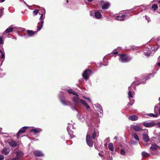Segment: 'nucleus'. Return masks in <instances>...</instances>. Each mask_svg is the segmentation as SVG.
Segmentation results:
<instances>
[{
  "label": "nucleus",
  "instance_id": "f257e3e1",
  "mask_svg": "<svg viewBox=\"0 0 160 160\" xmlns=\"http://www.w3.org/2000/svg\"><path fill=\"white\" fill-rule=\"evenodd\" d=\"M120 56V61L123 63L127 62L130 61L132 58L126 54H120L118 55Z\"/></svg>",
  "mask_w": 160,
  "mask_h": 160
},
{
  "label": "nucleus",
  "instance_id": "f03ea898",
  "mask_svg": "<svg viewBox=\"0 0 160 160\" xmlns=\"http://www.w3.org/2000/svg\"><path fill=\"white\" fill-rule=\"evenodd\" d=\"M92 73V71L89 69H86L82 73V77L84 79H88L90 75Z\"/></svg>",
  "mask_w": 160,
  "mask_h": 160
},
{
  "label": "nucleus",
  "instance_id": "7ed1b4c3",
  "mask_svg": "<svg viewBox=\"0 0 160 160\" xmlns=\"http://www.w3.org/2000/svg\"><path fill=\"white\" fill-rule=\"evenodd\" d=\"M158 149L160 150V146H158L156 144H152L150 148V152L152 155H154L153 151H156Z\"/></svg>",
  "mask_w": 160,
  "mask_h": 160
},
{
  "label": "nucleus",
  "instance_id": "20e7f679",
  "mask_svg": "<svg viewBox=\"0 0 160 160\" xmlns=\"http://www.w3.org/2000/svg\"><path fill=\"white\" fill-rule=\"evenodd\" d=\"M99 4L102 5V8L103 9H108L110 6V3L108 2H105L103 0H100Z\"/></svg>",
  "mask_w": 160,
  "mask_h": 160
},
{
  "label": "nucleus",
  "instance_id": "39448f33",
  "mask_svg": "<svg viewBox=\"0 0 160 160\" xmlns=\"http://www.w3.org/2000/svg\"><path fill=\"white\" fill-rule=\"evenodd\" d=\"M86 142L88 146L90 147H92L93 142L90 134H88L87 135Z\"/></svg>",
  "mask_w": 160,
  "mask_h": 160
},
{
  "label": "nucleus",
  "instance_id": "423d86ee",
  "mask_svg": "<svg viewBox=\"0 0 160 160\" xmlns=\"http://www.w3.org/2000/svg\"><path fill=\"white\" fill-rule=\"evenodd\" d=\"M28 128V127H24L20 129L17 133V138H18L21 135V134L24 133Z\"/></svg>",
  "mask_w": 160,
  "mask_h": 160
},
{
  "label": "nucleus",
  "instance_id": "0eeeda50",
  "mask_svg": "<svg viewBox=\"0 0 160 160\" xmlns=\"http://www.w3.org/2000/svg\"><path fill=\"white\" fill-rule=\"evenodd\" d=\"M78 96H74L73 98V101L76 106H78L81 102V99L78 97Z\"/></svg>",
  "mask_w": 160,
  "mask_h": 160
},
{
  "label": "nucleus",
  "instance_id": "6e6552de",
  "mask_svg": "<svg viewBox=\"0 0 160 160\" xmlns=\"http://www.w3.org/2000/svg\"><path fill=\"white\" fill-rule=\"evenodd\" d=\"M8 143L11 147L12 148H15L17 145V142L12 139L8 140Z\"/></svg>",
  "mask_w": 160,
  "mask_h": 160
},
{
  "label": "nucleus",
  "instance_id": "1a4fd4ad",
  "mask_svg": "<svg viewBox=\"0 0 160 160\" xmlns=\"http://www.w3.org/2000/svg\"><path fill=\"white\" fill-rule=\"evenodd\" d=\"M16 155L14 158L16 159V160H18L20 158L22 157L23 155V153L21 151L16 152Z\"/></svg>",
  "mask_w": 160,
  "mask_h": 160
},
{
  "label": "nucleus",
  "instance_id": "9d476101",
  "mask_svg": "<svg viewBox=\"0 0 160 160\" xmlns=\"http://www.w3.org/2000/svg\"><path fill=\"white\" fill-rule=\"evenodd\" d=\"M126 17L125 15L120 14L119 15L115 17V19L119 21H123Z\"/></svg>",
  "mask_w": 160,
  "mask_h": 160
},
{
  "label": "nucleus",
  "instance_id": "9b49d317",
  "mask_svg": "<svg viewBox=\"0 0 160 160\" xmlns=\"http://www.w3.org/2000/svg\"><path fill=\"white\" fill-rule=\"evenodd\" d=\"M33 155L36 157H43L44 154L40 151L36 150L33 152Z\"/></svg>",
  "mask_w": 160,
  "mask_h": 160
},
{
  "label": "nucleus",
  "instance_id": "f8f14e48",
  "mask_svg": "<svg viewBox=\"0 0 160 160\" xmlns=\"http://www.w3.org/2000/svg\"><path fill=\"white\" fill-rule=\"evenodd\" d=\"M142 125L146 127H151L154 126L156 124L153 122H152L149 123L144 122L143 123Z\"/></svg>",
  "mask_w": 160,
  "mask_h": 160
},
{
  "label": "nucleus",
  "instance_id": "ddd939ff",
  "mask_svg": "<svg viewBox=\"0 0 160 160\" xmlns=\"http://www.w3.org/2000/svg\"><path fill=\"white\" fill-rule=\"evenodd\" d=\"M10 152V150L9 149L6 148H4L2 151V153L5 155L8 154Z\"/></svg>",
  "mask_w": 160,
  "mask_h": 160
},
{
  "label": "nucleus",
  "instance_id": "4468645a",
  "mask_svg": "<svg viewBox=\"0 0 160 160\" xmlns=\"http://www.w3.org/2000/svg\"><path fill=\"white\" fill-rule=\"evenodd\" d=\"M94 16L96 18L99 19L101 18L102 15L100 12L97 11L95 12Z\"/></svg>",
  "mask_w": 160,
  "mask_h": 160
},
{
  "label": "nucleus",
  "instance_id": "2eb2a0df",
  "mask_svg": "<svg viewBox=\"0 0 160 160\" xmlns=\"http://www.w3.org/2000/svg\"><path fill=\"white\" fill-rule=\"evenodd\" d=\"M41 10L42 12L41 14V16L40 17L39 20L40 21H43V19L45 18V16H43V14H45V9L42 8L41 9Z\"/></svg>",
  "mask_w": 160,
  "mask_h": 160
},
{
  "label": "nucleus",
  "instance_id": "dca6fc26",
  "mask_svg": "<svg viewBox=\"0 0 160 160\" xmlns=\"http://www.w3.org/2000/svg\"><path fill=\"white\" fill-rule=\"evenodd\" d=\"M142 135L144 141L147 142L150 141V139L148 134L143 133L142 134Z\"/></svg>",
  "mask_w": 160,
  "mask_h": 160
},
{
  "label": "nucleus",
  "instance_id": "f3484780",
  "mask_svg": "<svg viewBox=\"0 0 160 160\" xmlns=\"http://www.w3.org/2000/svg\"><path fill=\"white\" fill-rule=\"evenodd\" d=\"M132 127L133 129L137 132L140 131L142 130V128L138 125H133Z\"/></svg>",
  "mask_w": 160,
  "mask_h": 160
},
{
  "label": "nucleus",
  "instance_id": "a211bd4d",
  "mask_svg": "<svg viewBox=\"0 0 160 160\" xmlns=\"http://www.w3.org/2000/svg\"><path fill=\"white\" fill-rule=\"evenodd\" d=\"M144 52L146 56H148L150 55L151 51L148 48H146L144 50Z\"/></svg>",
  "mask_w": 160,
  "mask_h": 160
},
{
  "label": "nucleus",
  "instance_id": "6ab92c4d",
  "mask_svg": "<svg viewBox=\"0 0 160 160\" xmlns=\"http://www.w3.org/2000/svg\"><path fill=\"white\" fill-rule=\"evenodd\" d=\"M83 105L86 107V109L88 110L90 108V107L87 103L83 99H81V102Z\"/></svg>",
  "mask_w": 160,
  "mask_h": 160
},
{
  "label": "nucleus",
  "instance_id": "aec40b11",
  "mask_svg": "<svg viewBox=\"0 0 160 160\" xmlns=\"http://www.w3.org/2000/svg\"><path fill=\"white\" fill-rule=\"evenodd\" d=\"M43 23H44V21H40L38 23V26L37 27V28H38L37 31H40L41 29V28H42Z\"/></svg>",
  "mask_w": 160,
  "mask_h": 160
},
{
  "label": "nucleus",
  "instance_id": "412c9836",
  "mask_svg": "<svg viewBox=\"0 0 160 160\" xmlns=\"http://www.w3.org/2000/svg\"><path fill=\"white\" fill-rule=\"evenodd\" d=\"M129 120L132 121H135L138 119V117L136 115H132L129 116L128 118Z\"/></svg>",
  "mask_w": 160,
  "mask_h": 160
},
{
  "label": "nucleus",
  "instance_id": "4be33fe9",
  "mask_svg": "<svg viewBox=\"0 0 160 160\" xmlns=\"http://www.w3.org/2000/svg\"><path fill=\"white\" fill-rule=\"evenodd\" d=\"M67 91L68 92L69 94H72L76 95V96H79L78 95L71 89H68Z\"/></svg>",
  "mask_w": 160,
  "mask_h": 160
},
{
  "label": "nucleus",
  "instance_id": "5701e85b",
  "mask_svg": "<svg viewBox=\"0 0 160 160\" xmlns=\"http://www.w3.org/2000/svg\"><path fill=\"white\" fill-rule=\"evenodd\" d=\"M41 131V130L40 129L32 128L31 130V132H34L35 133H39Z\"/></svg>",
  "mask_w": 160,
  "mask_h": 160
},
{
  "label": "nucleus",
  "instance_id": "b1692460",
  "mask_svg": "<svg viewBox=\"0 0 160 160\" xmlns=\"http://www.w3.org/2000/svg\"><path fill=\"white\" fill-rule=\"evenodd\" d=\"M109 149L112 151H113L114 146L112 143H110L108 145Z\"/></svg>",
  "mask_w": 160,
  "mask_h": 160
},
{
  "label": "nucleus",
  "instance_id": "393cba45",
  "mask_svg": "<svg viewBox=\"0 0 160 160\" xmlns=\"http://www.w3.org/2000/svg\"><path fill=\"white\" fill-rule=\"evenodd\" d=\"M142 155L143 158H146L150 156L149 154L148 153L145 152H143L142 153Z\"/></svg>",
  "mask_w": 160,
  "mask_h": 160
},
{
  "label": "nucleus",
  "instance_id": "a878e982",
  "mask_svg": "<svg viewBox=\"0 0 160 160\" xmlns=\"http://www.w3.org/2000/svg\"><path fill=\"white\" fill-rule=\"evenodd\" d=\"M13 30V28L12 27H9L5 31L7 33H8L12 32Z\"/></svg>",
  "mask_w": 160,
  "mask_h": 160
},
{
  "label": "nucleus",
  "instance_id": "bb28decb",
  "mask_svg": "<svg viewBox=\"0 0 160 160\" xmlns=\"http://www.w3.org/2000/svg\"><path fill=\"white\" fill-rule=\"evenodd\" d=\"M27 32L29 36H31L35 34V32L32 30H27Z\"/></svg>",
  "mask_w": 160,
  "mask_h": 160
},
{
  "label": "nucleus",
  "instance_id": "cd10ccee",
  "mask_svg": "<svg viewBox=\"0 0 160 160\" xmlns=\"http://www.w3.org/2000/svg\"><path fill=\"white\" fill-rule=\"evenodd\" d=\"M0 57L3 59L5 58V53L2 50H0Z\"/></svg>",
  "mask_w": 160,
  "mask_h": 160
},
{
  "label": "nucleus",
  "instance_id": "c85d7f7f",
  "mask_svg": "<svg viewBox=\"0 0 160 160\" xmlns=\"http://www.w3.org/2000/svg\"><path fill=\"white\" fill-rule=\"evenodd\" d=\"M133 136L134 138L137 141H139V138L138 135L136 133L133 134Z\"/></svg>",
  "mask_w": 160,
  "mask_h": 160
},
{
  "label": "nucleus",
  "instance_id": "c756f323",
  "mask_svg": "<svg viewBox=\"0 0 160 160\" xmlns=\"http://www.w3.org/2000/svg\"><path fill=\"white\" fill-rule=\"evenodd\" d=\"M147 115L149 116H150V117H155V118H156V117H157L158 116V114H156V115H155L154 114H153V113H149L148 114H147Z\"/></svg>",
  "mask_w": 160,
  "mask_h": 160
},
{
  "label": "nucleus",
  "instance_id": "7c9ffc66",
  "mask_svg": "<svg viewBox=\"0 0 160 160\" xmlns=\"http://www.w3.org/2000/svg\"><path fill=\"white\" fill-rule=\"evenodd\" d=\"M97 135V132L95 130H94L93 134H92V138L93 139H95Z\"/></svg>",
  "mask_w": 160,
  "mask_h": 160
},
{
  "label": "nucleus",
  "instance_id": "2f4dec72",
  "mask_svg": "<svg viewBox=\"0 0 160 160\" xmlns=\"http://www.w3.org/2000/svg\"><path fill=\"white\" fill-rule=\"evenodd\" d=\"M152 8L154 10H156L158 8V6L156 4H154L152 5Z\"/></svg>",
  "mask_w": 160,
  "mask_h": 160
},
{
  "label": "nucleus",
  "instance_id": "473e14b6",
  "mask_svg": "<svg viewBox=\"0 0 160 160\" xmlns=\"http://www.w3.org/2000/svg\"><path fill=\"white\" fill-rule=\"evenodd\" d=\"M128 95L129 97L131 98H133V96L132 95V92L131 91H129L128 92Z\"/></svg>",
  "mask_w": 160,
  "mask_h": 160
},
{
  "label": "nucleus",
  "instance_id": "72a5a7b5",
  "mask_svg": "<svg viewBox=\"0 0 160 160\" xmlns=\"http://www.w3.org/2000/svg\"><path fill=\"white\" fill-rule=\"evenodd\" d=\"M97 107L99 108L98 110V111H100L101 112V111L102 112H103L102 107L99 104L97 105Z\"/></svg>",
  "mask_w": 160,
  "mask_h": 160
},
{
  "label": "nucleus",
  "instance_id": "f704fd0d",
  "mask_svg": "<svg viewBox=\"0 0 160 160\" xmlns=\"http://www.w3.org/2000/svg\"><path fill=\"white\" fill-rule=\"evenodd\" d=\"M38 12L39 10L38 9H36L33 12L34 15H37L38 13Z\"/></svg>",
  "mask_w": 160,
  "mask_h": 160
},
{
  "label": "nucleus",
  "instance_id": "c9c22d12",
  "mask_svg": "<svg viewBox=\"0 0 160 160\" xmlns=\"http://www.w3.org/2000/svg\"><path fill=\"white\" fill-rule=\"evenodd\" d=\"M130 143L132 145H135L137 143V142L133 140H131Z\"/></svg>",
  "mask_w": 160,
  "mask_h": 160
},
{
  "label": "nucleus",
  "instance_id": "e433bc0d",
  "mask_svg": "<svg viewBox=\"0 0 160 160\" xmlns=\"http://www.w3.org/2000/svg\"><path fill=\"white\" fill-rule=\"evenodd\" d=\"M3 44V41L2 36L0 37V44Z\"/></svg>",
  "mask_w": 160,
  "mask_h": 160
},
{
  "label": "nucleus",
  "instance_id": "4c0bfd02",
  "mask_svg": "<svg viewBox=\"0 0 160 160\" xmlns=\"http://www.w3.org/2000/svg\"><path fill=\"white\" fill-rule=\"evenodd\" d=\"M153 75L152 73H150L148 74V76H147V78L146 79V80L148 79H149L150 78V77H153Z\"/></svg>",
  "mask_w": 160,
  "mask_h": 160
},
{
  "label": "nucleus",
  "instance_id": "58836bf2",
  "mask_svg": "<svg viewBox=\"0 0 160 160\" xmlns=\"http://www.w3.org/2000/svg\"><path fill=\"white\" fill-rule=\"evenodd\" d=\"M68 133L69 135L72 137V138L74 136V135H73V132H70L68 131Z\"/></svg>",
  "mask_w": 160,
  "mask_h": 160
},
{
  "label": "nucleus",
  "instance_id": "ea45409f",
  "mask_svg": "<svg viewBox=\"0 0 160 160\" xmlns=\"http://www.w3.org/2000/svg\"><path fill=\"white\" fill-rule=\"evenodd\" d=\"M120 153L121 155H124L125 153V151L123 150L122 149Z\"/></svg>",
  "mask_w": 160,
  "mask_h": 160
},
{
  "label": "nucleus",
  "instance_id": "a19ab883",
  "mask_svg": "<svg viewBox=\"0 0 160 160\" xmlns=\"http://www.w3.org/2000/svg\"><path fill=\"white\" fill-rule=\"evenodd\" d=\"M4 158V156L3 155H0V160H3Z\"/></svg>",
  "mask_w": 160,
  "mask_h": 160
},
{
  "label": "nucleus",
  "instance_id": "79ce46f5",
  "mask_svg": "<svg viewBox=\"0 0 160 160\" xmlns=\"http://www.w3.org/2000/svg\"><path fill=\"white\" fill-rule=\"evenodd\" d=\"M3 9H0V18L1 17L2 14V11Z\"/></svg>",
  "mask_w": 160,
  "mask_h": 160
},
{
  "label": "nucleus",
  "instance_id": "37998d69",
  "mask_svg": "<svg viewBox=\"0 0 160 160\" xmlns=\"http://www.w3.org/2000/svg\"><path fill=\"white\" fill-rule=\"evenodd\" d=\"M83 98H84V99H88L89 102H91V100H90V98H86V97H85V96H83Z\"/></svg>",
  "mask_w": 160,
  "mask_h": 160
},
{
  "label": "nucleus",
  "instance_id": "c03bdc74",
  "mask_svg": "<svg viewBox=\"0 0 160 160\" xmlns=\"http://www.w3.org/2000/svg\"><path fill=\"white\" fill-rule=\"evenodd\" d=\"M113 54L116 55L118 53V52L117 51L113 52H112Z\"/></svg>",
  "mask_w": 160,
  "mask_h": 160
},
{
  "label": "nucleus",
  "instance_id": "a18cd8bd",
  "mask_svg": "<svg viewBox=\"0 0 160 160\" xmlns=\"http://www.w3.org/2000/svg\"><path fill=\"white\" fill-rule=\"evenodd\" d=\"M61 102L64 105H66V104L65 103V102L64 101L62 100H61Z\"/></svg>",
  "mask_w": 160,
  "mask_h": 160
},
{
  "label": "nucleus",
  "instance_id": "49530a36",
  "mask_svg": "<svg viewBox=\"0 0 160 160\" xmlns=\"http://www.w3.org/2000/svg\"><path fill=\"white\" fill-rule=\"evenodd\" d=\"M158 105H159L160 106V102H159V103H158ZM159 115H160V107L159 108Z\"/></svg>",
  "mask_w": 160,
  "mask_h": 160
},
{
  "label": "nucleus",
  "instance_id": "de8ad7c7",
  "mask_svg": "<svg viewBox=\"0 0 160 160\" xmlns=\"http://www.w3.org/2000/svg\"><path fill=\"white\" fill-rule=\"evenodd\" d=\"M156 124L158 125V127H160V122L157 123Z\"/></svg>",
  "mask_w": 160,
  "mask_h": 160
},
{
  "label": "nucleus",
  "instance_id": "09e8293b",
  "mask_svg": "<svg viewBox=\"0 0 160 160\" xmlns=\"http://www.w3.org/2000/svg\"><path fill=\"white\" fill-rule=\"evenodd\" d=\"M5 1V0H0V2H3Z\"/></svg>",
  "mask_w": 160,
  "mask_h": 160
},
{
  "label": "nucleus",
  "instance_id": "8fccbe9b",
  "mask_svg": "<svg viewBox=\"0 0 160 160\" xmlns=\"http://www.w3.org/2000/svg\"><path fill=\"white\" fill-rule=\"evenodd\" d=\"M158 61H160V56L158 58Z\"/></svg>",
  "mask_w": 160,
  "mask_h": 160
},
{
  "label": "nucleus",
  "instance_id": "3c124183",
  "mask_svg": "<svg viewBox=\"0 0 160 160\" xmlns=\"http://www.w3.org/2000/svg\"><path fill=\"white\" fill-rule=\"evenodd\" d=\"M16 158H13L12 159H11V160H16Z\"/></svg>",
  "mask_w": 160,
  "mask_h": 160
},
{
  "label": "nucleus",
  "instance_id": "603ef678",
  "mask_svg": "<svg viewBox=\"0 0 160 160\" xmlns=\"http://www.w3.org/2000/svg\"><path fill=\"white\" fill-rule=\"evenodd\" d=\"M89 2H91L93 0H87Z\"/></svg>",
  "mask_w": 160,
  "mask_h": 160
},
{
  "label": "nucleus",
  "instance_id": "864d4df0",
  "mask_svg": "<svg viewBox=\"0 0 160 160\" xmlns=\"http://www.w3.org/2000/svg\"><path fill=\"white\" fill-rule=\"evenodd\" d=\"M158 108V105H155V108Z\"/></svg>",
  "mask_w": 160,
  "mask_h": 160
},
{
  "label": "nucleus",
  "instance_id": "5fc2aeb1",
  "mask_svg": "<svg viewBox=\"0 0 160 160\" xmlns=\"http://www.w3.org/2000/svg\"><path fill=\"white\" fill-rule=\"evenodd\" d=\"M98 155H99L100 156H102V155H101V154L100 153H98Z\"/></svg>",
  "mask_w": 160,
  "mask_h": 160
},
{
  "label": "nucleus",
  "instance_id": "6e6d98bb",
  "mask_svg": "<svg viewBox=\"0 0 160 160\" xmlns=\"http://www.w3.org/2000/svg\"><path fill=\"white\" fill-rule=\"evenodd\" d=\"M114 139L115 140H117V137H115L114 138Z\"/></svg>",
  "mask_w": 160,
  "mask_h": 160
},
{
  "label": "nucleus",
  "instance_id": "4d7b16f0",
  "mask_svg": "<svg viewBox=\"0 0 160 160\" xmlns=\"http://www.w3.org/2000/svg\"><path fill=\"white\" fill-rule=\"evenodd\" d=\"M68 0H67V3H68Z\"/></svg>",
  "mask_w": 160,
  "mask_h": 160
},
{
  "label": "nucleus",
  "instance_id": "13d9d810",
  "mask_svg": "<svg viewBox=\"0 0 160 160\" xmlns=\"http://www.w3.org/2000/svg\"><path fill=\"white\" fill-rule=\"evenodd\" d=\"M159 2L160 3V1Z\"/></svg>",
  "mask_w": 160,
  "mask_h": 160
}]
</instances>
